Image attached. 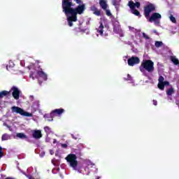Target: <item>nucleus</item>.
Returning a JSON list of instances; mask_svg holds the SVG:
<instances>
[{"instance_id":"obj_39","label":"nucleus","mask_w":179,"mask_h":179,"mask_svg":"<svg viewBox=\"0 0 179 179\" xmlns=\"http://www.w3.org/2000/svg\"><path fill=\"white\" fill-rule=\"evenodd\" d=\"M45 155V152H42L40 153V157H44Z\"/></svg>"},{"instance_id":"obj_21","label":"nucleus","mask_w":179,"mask_h":179,"mask_svg":"<svg viewBox=\"0 0 179 179\" xmlns=\"http://www.w3.org/2000/svg\"><path fill=\"white\" fill-rule=\"evenodd\" d=\"M171 59L172 62H173L175 65H178L179 61H178V59H177V57H176V56H172V57H171Z\"/></svg>"},{"instance_id":"obj_6","label":"nucleus","mask_w":179,"mask_h":179,"mask_svg":"<svg viewBox=\"0 0 179 179\" xmlns=\"http://www.w3.org/2000/svg\"><path fill=\"white\" fill-rule=\"evenodd\" d=\"M128 5L131 10V13L136 16H139V11H138L136 8L138 9V8L141 6V3L139 2L134 3V1H129Z\"/></svg>"},{"instance_id":"obj_18","label":"nucleus","mask_w":179,"mask_h":179,"mask_svg":"<svg viewBox=\"0 0 179 179\" xmlns=\"http://www.w3.org/2000/svg\"><path fill=\"white\" fill-rule=\"evenodd\" d=\"M9 93H10V91H6V90L1 91L0 92V99H3V97H6V96H8Z\"/></svg>"},{"instance_id":"obj_11","label":"nucleus","mask_w":179,"mask_h":179,"mask_svg":"<svg viewBox=\"0 0 179 179\" xmlns=\"http://www.w3.org/2000/svg\"><path fill=\"white\" fill-rule=\"evenodd\" d=\"M10 92H13L12 94L15 100H19L20 97V90H19L17 87H13Z\"/></svg>"},{"instance_id":"obj_25","label":"nucleus","mask_w":179,"mask_h":179,"mask_svg":"<svg viewBox=\"0 0 179 179\" xmlns=\"http://www.w3.org/2000/svg\"><path fill=\"white\" fill-rule=\"evenodd\" d=\"M80 174H84L85 176H89L90 174V171L89 170V166L85 168V172L82 171Z\"/></svg>"},{"instance_id":"obj_48","label":"nucleus","mask_w":179,"mask_h":179,"mask_svg":"<svg viewBox=\"0 0 179 179\" xmlns=\"http://www.w3.org/2000/svg\"><path fill=\"white\" fill-rule=\"evenodd\" d=\"M153 31H154L155 33H157V31L156 30H154Z\"/></svg>"},{"instance_id":"obj_14","label":"nucleus","mask_w":179,"mask_h":179,"mask_svg":"<svg viewBox=\"0 0 179 179\" xmlns=\"http://www.w3.org/2000/svg\"><path fill=\"white\" fill-rule=\"evenodd\" d=\"M113 31H115V33H120V31H121V29H120V22L117 20L113 22Z\"/></svg>"},{"instance_id":"obj_49","label":"nucleus","mask_w":179,"mask_h":179,"mask_svg":"<svg viewBox=\"0 0 179 179\" xmlns=\"http://www.w3.org/2000/svg\"><path fill=\"white\" fill-rule=\"evenodd\" d=\"M86 34H89V31H87Z\"/></svg>"},{"instance_id":"obj_19","label":"nucleus","mask_w":179,"mask_h":179,"mask_svg":"<svg viewBox=\"0 0 179 179\" xmlns=\"http://www.w3.org/2000/svg\"><path fill=\"white\" fill-rule=\"evenodd\" d=\"M129 29L130 31H133V33L136 34V36H138L141 31L136 29H135L134 27L129 26Z\"/></svg>"},{"instance_id":"obj_37","label":"nucleus","mask_w":179,"mask_h":179,"mask_svg":"<svg viewBox=\"0 0 179 179\" xmlns=\"http://www.w3.org/2000/svg\"><path fill=\"white\" fill-rule=\"evenodd\" d=\"M51 138H50V137H48V136H47L46 138H45V142H50Z\"/></svg>"},{"instance_id":"obj_44","label":"nucleus","mask_w":179,"mask_h":179,"mask_svg":"<svg viewBox=\"0 0 179 179\" xmlns=\"http://www.w3.org/2000/svg\"><path fill=\"white\" fill-rule=\"evenodd\" d=\"M55 143H57V139H54V140H53V144L55 145Z\"/></svg>"},{"instance_id":"obj_34","label":"nucleus","mask_w":179,"mask_h":179,"mask_svg":"<svg viewBox=\"0 0 179 179\" xmlns=\"http://www.w3.org/2000/svg\"><path fill=\"white\" fill-rule=\"evenodd\" d=\"M168 100H170V101H173V95H168Z\"/></svg>"},{"instance_id":"obj_42","label":"nucleus","mask_w":179,"mask_h":179,"mask_svg":"<svg viewBox=\"0 0 179 179\" xmlns=\"http://www.w3.org/2000/svg\"><path fill=\"white\" fill-rule=\"evenodd\" d=\"M153 104L154 106H157V101L153 100Z\"/></svg>"},{"instance_id":"obj_13","label":"nucleus","mask_w":179,"mask_h":179,"mask_svg":"<svg viewBox=\"0 0 179 179\" xmlns=\"http://www.w3.org/2000/svg\"><path fill=\"white\" fill-rule=\"evenodd\" d=\"M32 136L34 139H40V138H42L43 134H41V131L40 130H33Z\"/></svg>"},{"instance_id":"obj_8","label":"nucleus","mask_w":179,"mask_h":179,"mask_svg":"<svg viewBox=\"0 0 179 179\" xmlns=\"http://www.w3.org/2000/svg\"><path fill=\"white\" fill-rule=\"evenodd\" d=\"M65 113V109L64 108H58V109H55L50 112V115L52 117H61L62 114Z\"/></svg>"},{"instance_id":"obj_28","label":"nucleus","mask_w":179,"mask_h":179,"mask_svg":"<svg viewBox=\"0 0 179 179\" xmlns=\"http://www.w3.org/2000/svg\"><path fill=\"white\" fill-rule=\"evenodd\" d=\"M13 66H15V63H13L12 61H10L9 64L6 66L7 71H9V68H13Z\"/></svg>"},{"instance_id":"obj_12","label":"nucleus","mask_w":179,"mask_h":179,"mask_svg":"<svg viewBox=\"0 0 179 179\" xmlns=\"http://www.w3.org/2000/svg\"><path fill=\"white\" fill-rule=\"evenodd\" d=\"M152 10H155V5L153 4H149L145 8V15L147 19L149 17L150 12H152Z\"/></svg>"},{"instance_id":"obj_16","label":"nucleus","mask_w":179,"mask_h":179,"mask_svg":"<svg viewBox=\"0 0 179 179\" xmlns=\"http://www.w3.org/2000/svg\"><path fill=\"white\" fill-rule=\"evenodd\" d=\"M104 26L103 25L102 23H100L99 27L96 29L97 33L100 34V36H103V33L104 31Z\"/></svg>"},{"instance_id":"obj_23","label":"nucleus","mask_w":179,"mask_h":179,"mask_svg":"<svg viewBox=\"0 0 179 179\" xmlns=\"http://www.w3.org/2000/svg\"><path fill=\"white\" fill-rule=\"evenodd\" d=\"M10 139V136L9 134H4L1 136L2 141H9Z\"/></svg>"},{"instance_id":"obj_9","label":"nucleus","mask_w":179,"mask_h":179,"mask_svg":"<svg viewBox=\"0 0 179 179\" xmlns=\"http://www.w3.org/2000/svg\"><path fill=\"white\" fill-rule=\"evenodd\" d=\"M141 62L139 57H131V58L128 59L127 64L129 66H134Z\"/></svg>"},{"instance_id":"obj_24","label":"nucleus","mask_w":179,"mask_h":179,"mask_svg":"<svg viewBox=\"0 0 179 179\" xmlns=\"http://www.w3.org/2000/svg\"><path fill=\"white\" fill-rule=\"evenodd\" d=\"M120 2H121V0H112V3L114 6H115L116 9L118 8Z\"/></svg>"},{"instance_id":"obj_4","label":"nucleus","mask_w":179,"mask_h":179,"mask_svg":"<svg viewBox=\"0 0 179 179\" xmlns=\"http://www.w3.org/2000/svg\"><path fill=\"white\" fill-rule=\"evenodd\" d=\"M30 78L34 79L36 78L38 79L39 83L43 81L47 80V73H45L43 70H39L38 71H34V73L30 74Z\"/></svg>"},{"instance_id":"obj_7","label":"nucleus","mask_w":179,"mask_h":179,"mask_svg":"<svg viewBox=\"0 0 179 179\" xmlns=\"http://www.w3.org/2000/svg\"><path fill=\"white\" fill-rule=\"evenodd\" d=\"M160 19H162V15L158 13H155L151 15L148 21L150 22V23L154 22L155 24L158 25L160 23Z\"/></svg>"},{"instance_id":"obj_47","label":"nucleus","mask_w":179,"mask_h":179,"mask_svg":"<svg viewBox=\"0 0 179 179\" xmlns=\"http://www.w3.org/2000/svg\"><path fill=\"white\" fill-rule=\"evenodd\" d=\"M29 179H34V178L31 176H29Z\"/></svg>"},{"instance_id":"obj_1","label":"nucleus","mask_w":179,"mask_h":179,"mask_svg":"<svg viewBox=\"0 0 179 179\" xmlns=\"http://www.w3.org/2000/svg\"><path fill=\"white\" fill-rule=\"evenodd\" d=\"M73 3L72 0H63L62 9L64 13L66 16L68 24L70 27L73 26V23L78 20L77 15H82L86 10L85 3L80 4L77 8H73Z\"/></svg>"},{"instance_id":"obj_22","label":"nucleus","mask_w":179,"mask_h":179,"mask_svg":"<svg viewBox=\"0 0 179 179\" xmlns=\"http://www.w3.org/2000/svg\"><path fill=\"white\" fill-rule=\"evenodd\" d=\"M167 96H173L174 94V88L171 87L166 91Z\"/></svg>"},{"instance_id":"obj_36","label":"nucleus","mask_w":179,"mask_h":179,"mask_svg":"<svg viewBox=\"0 0 179 179\" xmlns=\"http://www.w3.org/2000/svg\"><path fill=\"white\" fill-rule=\"evenodd\" d=\"M106 15L108 16H111V12L110 11V10H106Z\"/></svg>"},{"instance_id":"obj_29","label":"nucleus","mask_w":179,"mask_h":179,"mask_svg":"<svg viewBox=\"0 0 179 179\" xmlns=\"http://www.w3.org/2000/svg\"><path fill=\"white\" fill-rule=\"evenodd\" d=\"M17 137L20 138V139H23L24 138H27L26 135H24V134H23V133L17 134Z\"/></svg>"},{"instance_id":"obj_31","label":"nucleus","mask_w":179,"mask_h":179,"mask_svg":"<svg viewBox=\"0 0 179 179\" xmlns=\"http://www.w3.org/2000/svg\"><path fill=\"white\" fill-rule=\"evenodd\" d=\"M169 19L171 22H172V23H176V17H174L173 15H170Z\"/></svg>"},{"instance_id":"obj_10","label":"nucleus","mask_w":179,"mask_h":179,"mask_svg":"<svg viewBox=\"0 0 179 179\" xmlns=\"http://www.w3.org/2000/svg\"><path fill=\"white\" fill-rule=\"evenodd\" d=\"M158 80V87L160 90H164V86H169V82L164 81V78H163V76H159Z\"/></svg>"},{"instance_id":"obj_5","label":"nucleus","mask_w":179,"mask_h":179,"mask_svg":"<svg viewBox=\"0 0 179 179\" xmlns=\"http://www.w3.org/2000/svg\"><path fill=\"white\" fill-rule=\"evenodd\" d=\"M12 113H15L16 114H20L24 117H33V114L24 111L22 108L17 106H13L11 108Z\"/></svg>"},{"instance_id":"obj_32","label":"nucleus","mask_w":179,"mask_h":179,"mask_svg":"<svg viewBox=\"0 0 179 179\" xmlns=\"http://www.w3.org/2000/svg\"><path fill=\"white\" fill-rule=\"evenodd\" d=\"M87 166H88V167H94L95 165L92 162L88 161L87 162Z\"/></svg>"},{"instance_id":"obj_3","label":"nucleus","mask_w":179,"mask_h":179,"mask_svg":"<svg viewBox=\"0 0 179 179\" xmlns=\"http://www.w3.org/2000/svg\"><path fill=\"white\" fill-rule=\"evenodd\" d=\"M139 69L142 73L145 72H153L155 71V63L152 60H143L139 67Z\"/></svg>"},{"instance_id":"obj_43","label":"nucleus","mask_w":179,"mask_h":179,"mask_svg":"<svg viewBox=\"0 0 179 179\" xmlns=\"http://www.w3.org/2000/svg\"><path fill=\"white\" fill-rule=\"evenodd\" d=\"M50 155H54V150H50Z\"/></svg>"},{"instance_id":"obj_30","label":"nucleus","mask_w":179,"mask_h":179,"mask_svg":"<svg viewBox=\"0 0 179 179\" xmlns=\"http://www.w3.org/2000/svg\"><path fill=\"white\" fill-rule=\"evenodd\" d=\"M162 45H163V42L162 41H156L155 42V47H162Z\"/></svg>"},{"instance_id":"obj_20","label":"nucleus","mask_w":179,"mask_h":179,"mask_svg":"<svg viewBox=\"0 0 179 179\" xmlns=\"http://www.w3.org/2000/svg\"><path fill=\"white\" fill-rule=\"evenodd\" d=\"M43 117L45 118V121H53V118L52 116H51V113L50 114H45L43 115Z\"/></svg>"},{"instance_id":"obj_33","label":"nucleus","mask_w":179,"mask_h":179,"mask_svg":"<svg viewBox=\"0 0 179 179\" xmlns=\"http://www.w3.org/2000/svg\"><path fill=\"white\" fill-rule=\"evenodd\" d=\"M143 37H144V38L146 40H149V36L145 33H143Z\"/></svg>"},{"instance_id":"obj_45","label":"nucleus","mask_w":179,"mask_h":179,"mask_svg":"<svg viewBox=\"0 0 179 179\" xmlns=\"http://www.w3.org/2000/svg\"><path fill=\"white\" fill-rule=\"evenodd\" d=\"M80 31H82V33H85L86 31V29H83V30L80 29Z\"/></svg>"},{"instance_id":"obj_38","label":"nucleus","mask_w":179,"mask_h":179,"mask_svg":"<svg viewBox=\"0 0 179 179\" xmlns=\"http://www.w3.org/2000/svg\"><path fill=\"white\" fill-rule=\"evenodd\" d=\"M62 148L66 149V148H68V145H67V144H65V143L62 144Z\"/></svg>"},{"instance_id":"obj_46","label":"nucleus","mask_w":179,"mask_h":179,"mask_svg":"<svg viewBox=\"0 0 179 179\" xmlns=\"http://www.w3.org/2000/svg\"><path fill=\"white\" fill-rule=\"evenodd\" d=\"M71 138H73V139H76V138H75V136H73V134H71Z\"/></svg>"},{"instance_id":"obj_41","label":"nucleus","mask_w":179,"mask_h":179,"mask_svg":"<svg viewBox=\"0 0 179 179\" xmlns=\"http://www.w3.org/2000/svg\"><path fill=\"white\" fill-rule=\"evenodd\" d=\"M4 127H7V128H8V129H10V127H9V125L6 124V123H3Z\"/></svg>"},{"instance_id":"obj_26","label":"nucleus","mask_w":179,"mask_h":179,"mask_svg":"<svg viewBox=\"0 0 179 179\" xmlns=\"http://www.w3.org/2000/svg\"><path fill=\"white\" fill-rule=\"evenodd\" d=\"M44 131H45V132H46L47 136H48V135H50V134H51V132H52L51 128H50L48 126L44 127Z\"/></svg>"},{"instance_id":"obj_2","label":"nucleus","mask_w":179,"mask_h":179,"mask_svg":"<svg viewBox=\"0 0 179 179\" xmlns=\"http://www.w3.org/2000/svg\"><path fill=\"white\" fill-rule=\"evenodd\" d=\"M69 166H70L73 170L77 171V173H82L80 167L78 166V157L75 154H69L65 158Z\"/></svg>"},{"instance_id":"obj_35","label":"nucleus","mask_w":179,"mask_h":179,"mask_svg":"<svg viewBox=\"0 0 179 179\" xmlns=\"http://www.w3.org/2000/svg\"><path fill=\"white\" fill-rule=\"evenodd\" d=\"M3 157V152H2V148L0 147V159Z\"/></svg>"},{"instance_id":"obj_15","label":"nucleus","mask_w":179,"mask_h":179,"mask_svg":"<svg viewBox=\"0 0 179 179\" xmlns=\"http://www.w3.org/2000/svg\"><path fill=\"white\" fill-rule=\"evenodd\" d=\"M91 10L92 12H93V14L95 15L96 16H100L101 15L100 10H99L94 6H91Z\"/></svg>"},{"instance_id":"obj_17","label":"nucleus","mask_w":179,"mask_h":179,"mask_svg":"<svg viewBox=\"0 0 179 179\" xmlns=\"http://www.w3.org/2000/svg\"><path fill=\"white\" fill-rule=\"evenodd\" d=\"M99 4L102 9H107V1L106 0H100Z\"/></svg>"},{"instance_id":"obj_40","label":"nucleus","mask_w":179,"mask_h":179,"mask_svg":"<svg viewBox=\"0 0 179 179\" xmlns=\"http://www.w3.org/2000/svg\"><path fill=\"white\" fill-rule=\"evenodd\" d=\"M76 1V3H78L80 5V3H82V0H74Z\"/></svg>"},{"instance_id":"obj_27","label":"nucleus","mask_w":179,"mask_h":179,"mask_svg":"<svg viewBox=\"0 0 179 179\" xmlns=\"http://www.w3.org/2000/svg\"><path fill=\"white\" fill-rule=\"evenodd\" d=\"M124 79L125 80H129L131 83L133 84V86H135V84H134L135 83V82L134 81V80H132V77L129 74H128L127 78H124Z\"/></svg>"}]
</instances>
